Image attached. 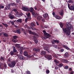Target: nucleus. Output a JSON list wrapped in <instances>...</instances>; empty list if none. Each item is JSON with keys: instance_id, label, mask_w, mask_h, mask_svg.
<instances>
[{"instance_id": "obj_1", "label": "nucleus", "mask_w": 74, "mask_h": 74, "mask_svg": "<svg viewBox=\"0 0 74 74\" xmlns=\"http://www.w3.org/2000/svg\"><path fill=\"white\" fill-rule=\"evenodd\" d=\"M66 26L67 27H63L62 28V30L64 33H66V35L69 36L70 35L71 29H73V28L72 27L73 25L70 23H66Z\"/></svg>"}, {"instance_id": "obj_2", "label": "nucleus", "mask_w": 74, "mask_h": 74, "mask_svg": "<svg viewBox=\"0 0 74 74\" xmlns=\"http://www.w3.org/2000/svg\"><path fill=\"white\" fill-rule=\"evenodd\" d=\"M7 68V64L5 63H0V69L3 70Z\"/></svg>"}, {"instance_id": "obj_3", "label": "nucleus", "mask_w": 74, "mask_h": 74, "mask_svg": "<svg viewBox=\"0 0 74 74\" xmlns=\"http://www.w3.org/2000/svg\"><path fill=\"white\" fill-rule=\"evenodd\" d=\"M15 61L12 62L11 63V64H9L8 65L10 67H14L15 66Z\"/></svg>"}, {"instance_id": "obj_4", "label": "nucleus", "mask_w": 74, "mask_h": 74, "mask_svg": "<svg viewBox=\"0 0 74 74\" xmlns=\"http://www.w3.org/2000/svg\"><path fill=\"white\" fill-rule=\"evenodd\" d=\"M68 7L69 9L70 10H74V5H68Z\"/></svg>"}, {"instance_id": "obj_5", "label": "nucleus", "mask_w": 74, "mask_h": 74, "mask_svg": "<svg viewBox=\"0 0 74 74\" xmlns=\"http://www.w3.org/2000/svg\"><path fill=\"white\" fill-rule=\"evenodd\" d=\"M15 16L18 17V18H20L21 16L23 15V13L21 12L20 13H19L18 12H17V13L15 14Z\"/></svg>"}, {"instance_id": "obj_6", "label": "nucleus", "mask_w": 74, "mask_h": 74, "mask_svg": "<svg viewBox=\"0 0 74 74\" xmlns=\"http://www.w3.org/2000/svg\"><path fill=\"white\" fill-rule=\"evenodd\" d=\"M45 58H47L49 60H52V56L51 55H46L45 56Z\"/></svg>"}, {"instance_id": "obj_7", "label": "nucleus", "mask_w": 74, "mask_h": 74, "mask_svg": "<svg viewBox=\"0 0 74 74\" xmlns=\"http://www.w3.org/2000/svg\"><path fill=\"white\" fill-rule=\"evenodd\" d=\"M10 6H11V4H9L7 5L5 8V10H10Z\"/></svg>"}, {"instance_id": "obj_8", "label": "nucleus", "mask_w": 74, "mask_h": 74, "mask_svg": "<svg viewBox=\"0 0 74 74\" xmlns=\"http://www.w3.org/2000/svg\"><path fill=\"white\" fill-rule=\"evenodd\" d=\"M22 10L25 11H29V8L26 7H23L22 8Z\"/></svg>"}, {"instance_id": "obj_9", "label": "nucleus", "mask_w": 74, "mask_h": 74, "mask_svg": "<svg viewBox=\"0 0 74 74\" xmlns=\"http://www.w3.org/2000/svg\"><path fill=\"white\" fill-rule=\"evenodd\" d=\"M18 58L21 60H23L25 59V57L22 55H19L18 56Z\"/></svg>"}, {"instance_id": "obj_10", "label": "nucleus", "mask_w": 74, "mask_h": 74, "mask_svg": "<svg viewBox=\"0 0 74 74\" xmlns=\"http://www.w3.org/2000/svg\"><path fill=\"white\" fill-rule=\"evenodd\" d=\"M24 27L25 29H32L33 28L31 27H29L27 25H25L24 26Z\"/></svg>"}, {"instance_id": "obj_11", "label": "nucleus", "mask_w": 74, "mask_h": 74, "mask_svg": "<svg viewBox=\"0 0 74 74\" xmlns=\"http://www.w3.org/2000/svg\"><path fill=\"white\" fill-rule=\"evenodd\" d=\"M34 42L36 44L38 43V41L37 40V37H36V36H34Z\"/></svg>"}, {"instance_id": "obj_12", "label": "nucleus", "mask_w": 74, "mask_h": 74, "mask_svg": "<svg viewBox=\"0 0 74 74\" xmlns=\"http://www.w3.org/2000/svg\"><path fill=\"white\" fill-rule=\"evenodd\" d=\"M62 47H64L65 49H67V50H69V51H71V49H70L69 47L66 46L65 45H64L62 46Z\"/></svg>"}, {"instance_id": "obj_13", "label": "nucleus", "mask_w": 74, "mask_h": 74, "mask_svg": "<svg viewBox=\"0 0 74 74\" xmlns=\"http://www.w3.org/2000/svg\"><path fill=\"white\" fill-rule=\"evenodd\" d=\"M33 11H34V9L32 7L30 8L29 9L28 11H30L31 13H32H32H34V12H33Z\"/></svg>"}, {"instance_id": "obj_14", "label": "nucleus", "mask_w": 74, "mask_h": 74, "mask_svg": "<svg viewBox=\"0 0 74 74\" xmlns=\"http://www.w3.org/2000/svg\"><path fill=\"white\" fill-rule=\"evenodd\" d=\"M61 62L62 63H68L69 61L66 59H63L61 60Z\"/></svg>"}, {"instance_id": "obj_15", "label": "nucleus", "mask_w": 74, "mask_h": 74, "mask_svg": "<svg viewBox=\"0 0 74 74\" xmlns=\"http://www.w3.org/2000/svg\"><path fill=\"white\" fill-rule=\"evenodd\" d=\"M32 15L34 17V18H37L38 15L37 14H35L34 12L32 13Z\"/></svg>"}, {"instance_id": "obj_16", "label": "nucleus", "mask_w": 74, "mask_h": 74, "mask_svg": "<svg viewBox=\"0 0 74 74\" xmlns=\"http://www.w3.org/2000/svg\"><path fill=\"white\" fill-rule=\"evenodd\" d=\"M60 15H61L62 16H63V15H64V12H63V10H61V11L59 12Z\"/></svg>"}, {"instance_id": "obj_17", "label": "nucleus", "mask_w": 74, "mask_h": 74, "mask_svg": "<svg viewBox=\"0 0 74 74\" xmlns=\"http://www.w3.org/2000/svg\"><path fill=\"white\" fill-rule=\"evenodd\" d=\"M41 55L42 56H44L46 55V51H42L41 52Z\"/></svg>"}, {"instance_id": "obj_18", "label": "nucleus", "mask_w": 74, "mask_h": 74, "mask_svg": "<svg viewBox=\"0 0 74 74\" xmlns=\"http://www.w3.org/2000/svg\"><path fill=\"white\" fill-rule=\"evenodd\" d=\"M10 55L11 56H14V55H15L16 54L15 53H14L13 51H12L10 52Z\"/></svg>"}, {"instance_id": "obj_19", "label": "nucleus", "mask_w": 74, "mask_h": 74, "mask_svg": "<svg viewBox=\"0 0 74 74\" xmlns=\"http://www.w3.org/2000/svg\"><path fill=\"white\" fill-rule=\"evenodd\" d=\"M44 35L47 37V38H48V37H51V35L47 33H44Z\"/></svg>"}, {"instance_id": "obj_20", "label": "nucleus", "mask_w": 74, "mask_h": 74, "mask_svg": "<svg viewBox=\"0 0 74 74\" xmlns=\"http://www.w3.org/2000/svg\"><path fill=\"white\" fill-rule=\"evenodd\" d=\"M20 50V52L21 54H22L23 53V47H20V49H19Z\"/></svg>"}, {"instance_id": "obj_21", "label": "nucleus", "mask_w": 74, "mask_h": 74, "mask_svg": "<svg viewBox=\"0 0 74 74\" xmlns=\"http://www.w3.org/2000/svg\"><path fill=\"white\" fill-rule=\"evenodd\" d=\"M15 46L17 48H18V49H20V48L22 47H20V45L19 44H16L15 45Z\"/></svg>"}, {"instance_id": "obj_22", "label": "nucleus", "mask_w": 74, "mask_h": 74, "mask_svg": "<svg viewBox=\"0 0 74 74\" xmlns=\"http://www.w3.org/2000/svg\"><path fill=\"white\" fill-rule=\"evenodd\" d=\"M16 33H17L18 34H21V31H20V29L19 28H17L16 29Z\"/></svg>"}, {"instance_id": "obj_23", "label": "nucleus", "mask_w": 74, "mask_h": 74, "mask_svg": "<svg viewBox=\"0 0 74 74\" xmlns=\"http://www.w3.org/2000/svg\"><path fill=\"white\" fill-rule=\"evenodd\" d=\"M42 19V17L41 16H38L37 17V19L38 21H40Z\"/></svg>"}, {"instance_id": "obj_24", "label": "nucleus", "mask_w": 74, "mask_h": 74, "mask_svg": "<svg viewBox=\"0 0 74 74\" xmlns=\"http://www.w3.org/2000/svg\"><path fill=\"white\" fill-rule=\"evenodd\" d=\"M33 51H35L36 52H39L40 51V49L37 48H34L33 49Z\"/></svg>"}, {"instance_id": "obj_25", "label": "nucleus", "mask_w": 74, "mask_h": 74, "mask_svg": "<svg viewBox=\"0 0 74 74\" xmlns=\"http://www.w3.org/2000/svg\"><path fill=\"white\" fill-rule=\"evenodd\" d=\"M48 16V14L47 13H45L43 15V16L45 19Z\"/></svg>"}, {"instance_id": "obj_26", "label": "nucleus", "mask_w": 74, "mask_h": 74, "mask_svg": "<svg viewBox=\"0 0 74 74\" xmlns=\"http://www.w3.org/2000/svg\"><path fill=\"white\" fill-rule=\"evenodd\" d=\"M23 54L24 55V56H28V53L26 51H24V52L23 53Z\"/></svg>"}, {"instance_id": "obj_27", "label": "nucleus", "mask_w": 74, "mask_h": 74, "mask_svg": "<svg viewBox=\"0 0 74 74\" xmlns=\"http://www.w3.org/2000/svg\"><path fill=\"white\" fill-rule=\"evenodd\" d=\"M12 48L13 49V51L15 53L17 52V50L15 49V47L13 46Z\"/></svg>"}, {"instance_id": "obj_28", "label": "nucleus", "mask_w": 74, "mask_h": 74, "mask_svg": "<svg viewBox=\"0 0 74 74\" xmlns=\"http://www.w3.org/2000/svg\"><path fill=\"white\" fill-rule=\"evenodd\" d=\"M10 16H9V18L10 19H14V16L11 15H10Z\"/></svg>"}, {"instance_id": "obj_29", "label": "nucleus", "mask_w": 74, "mask_h": 74, "mask_svg": "<svg viewBox=\"0 0 74 74\" xmlns=\"http://www.w3.org/2000/svg\"><path fill=\"white\" fill-rule=\"evenodd\" d=\"M54 17H55L57 19H61V17L59 16L58 15H56V16Z\"/></svg>"}, {"instance_id": "obj_30", "label": "nucleus", "mask_w": 74, "mask_h": 74, "mask_svg": "<svg viewBox=\"0 0 74 74\" xmlns=\"http://www.w3.org/2000/svg\"><path fill=\"white\" fill-rule=\"evenodd\" d=\"M69 53L67 52H66L64 54V57L67 58V57L69 56Z\"/></svg>"}, {"instance_id": "obj_31", "label": "nucleus", "mask_w": 74, "mask_h": 74, "mask_svg": "<svg viewBox=\"0 0 74 74\" xmlns=\"http://www.w3.org/2000/svg\"><path fill=\"white\" fill-rule=\"evenodd\" d=\"M5 57H3L2 56L1 57L0 60H3L4 61L5 60Z\"/></svg>"}, {"instance_id": "obj_32", "label": "nucleus", "mask_w": 74, "mask_h": 74, "mask_svg": "<svg viewBox=\"0 0 74 74\" xmlns=\"http://www.w3.org/2000/svg\"><path fill=\"white\" fill-rule=\"evenodd\" d=\"M2 24L3 25H4V26L5 27H8V25H7V24L2 23Z\"/></svg>"}, {"instance_id": "obj_33", "label": "nucleus", "mask_w": 74, "mask_h": 74, "mask_svg": "<svg viewBox=\"0 0 74 74\" xmlns=\"http://www.w3.org/2000/svg\"><path fill=\"white\" fill-rule=\"evenodd\" d=\"M10 4L11 5H12V6H16V4L15 3H11Z\"/></svg>"}, {"instance_id": "obj_34", "label": "nucleus", "mask_w": 74, "mask_h": 74, "mask_svg": "<svg viewBox=\"0 0 74 74\" xmlns=\"http://www.w3.org/2000/svg\"><path fill=\"white\" fill-rule=\"evenodd\" d=\"M12 41L13 42H14V43H16V42L17 41V40L16 39H12Z\"/></svg>"}, {"instance_id": "obj_35", "label": "nucleus", "mask_w": 74, "mask_h": 74, "mask_svg": "<svg viewBox=\"0 0 74 74\" xmlns=\"http://www.w3.org/2000/svg\"><path fill=\"white\" fill-rule=\"evenodd\" d=\"M60 25L61 27L62 28L63 27V24L62 22H60Z\"/></svg>"}, {"instance_id": "obj_36", "label": "nucleus", "mask_w": 74, "mask_h": 74, "mask_svg": "<svg viewBox=\"0 0 74 74\" xmlns=\"http://www.w3.org/2000/svg\"><path fill=\"white\" fill-rule=\"evenodd\" d=\"M22 20L21 19H19L17 20V22H19V23H21L22 22Z\"/></svg>"}, {"instance_id": "obj_37", "label": "nucleus", "mask_w": 74, "mask_h": 74, "mask_svg": "<svg viewBox=\"0 0 74 74\" xmlns=\"http://www.w3.org/2000/svg\"><path fill=\"white\" fill-rule=\"evenodd\" d=\"M69 3H74V1L72 0H69L68 1Z\"/></svg>"}, {"instance_id": "obj_38", "label": "nucleus", "mask_w": 74, "mask_h": 74, "mask_svg": "<svg viewBox=\"0 0 74 74\" xmlns=\"http://www.w3.org/2000/svg\"><path fill=\"white\" fill-rule=\"evenodd\" d=\"M63 66V64L62 63L58 65V66L59 67H62V66Z\"/></svg>"}, {"instance_id": "obj_39", "label": "nucleus", "mask_w": 74, "mask_h": 74, "mask_svg": "<svg viewBox=\"0 0 74 74\" xmlns=\"http://www.w3.org/2000/svg\"><path fill=\"white\" fill-rule=\"evenodd\" d=\"M4 8V6L2 5L1 4L0 5V10Z\"/></svg>"}, {"instance_id": "obj_40", "label": "nucleus", "mask_w": 74, "mask_h": 74, "mask_svg": "<svg viewBox=\"0 0 74 74\" xmlns=\"http://www.w3.org/2000/svg\"><path fill=\"white\" fill-rule=\"evenodd\" d=\"M55 43H57L58 44H59V42H60V41H59L58 40H55Z\"/></svg>"}, {"instance_id": "obj_41", "label": "nucleus", "mask_w": 74, "mask_h": 74, "mask_svg": "<svg viewBox=\"0 0 74 74\" xmlns=\"http://www.w3.org/2000/svg\"><path fill=\"white\" fill-rule=\"evenodd\" d=\"M31 25L32 27H34L35 26V23H31Z\"/></svg>"}, {"instance_id": "obj_42", "label": "nucleus", "mask_w": 74, "mask_h": 74, "mask_svg": "<svg viewBox=\"0 0 74 74\" xmlns=\"http://www.w3.org/2000/svg\"><path fill=\"white\" fill-rule=\"evenodd\" d=\"M51 43L52 44H55V39H53L51 41Z\"/></svg>"}, {"instance_id": "obj_43", "label": "nucleus", "mask_w": 74, "mask_h": 74, "mask_svg": "<svg viewBox=\"0 0 74 74\" xmlns=\"http://www.w3.org/2000/svg\"><path fill=\"white\" fill-rule=\"evenodd\" d=\"M3 35L5 37H8V35L7 34V33H4Z\"/></svg>"}, {"instance_id": "obj_44", "label": "nucleus", "mask_w": 74, "mask_h": 74, "mask_svg": "<svg viewBox=\"0 0 74 74\" xmlns=\"http://www.w3.org/2000/svg\"><path fill=\"white\" fill-rule=\"evenodd\" d=\"M12 11H13L15 12H17V13L18 12L17 11V10H16V9H13Z\"/></svg>"}, {"instance_id": "obj_45", "label": "nucleus", "mask_w": 74, "mask_h": 74, "mask_svg": "<svg viewBox=\"0 0 74 74\" xmlns=\"http://www.w3.org/2000/svg\"><path fill=\"white\" fill-rule=\"evenodd\" d=\"M54 62H55L56 63H59V61H58V60H54Z\"/></svg>"}, {"instance_id": "obj_46", "label": "nucleus", "mask_w": 74, "mask_h": 74, "mask_svg": "<svg viewBox=\"0 0 74 74\" xmlns=\"http://www.w3.org/2000/svg\"><path fill=\"white\" fill-rule=\"evenodd\" d=\"M50 72V71H49V70L48 69H47L46 70V73L47 74H49Z\"/></svg>"}, {"instance_id": "obj_47", "label": "nucleus", "mask_w": 74, "mask_h": 74, "mask_svg": "<svg viewBox=\"0 0 74 74\" xmlns=\"http://www.w3.org/2000/svg\"><path fill=\"white\" fill-rule=\"evenodd\" d=\"M52 14L53 15L54 17L56 16V15L55 14V12H53Z\"/></svg>"}, {"instance_id": "obj_48", "label": "nucleus", "mask_w": 74, "mask_h": 74, "mask_svg": "<svg viewBox=\"0 0 74 74\" xmlns=\"http://www.w3.org/2000/svg\"><path fill=\"white\" fill-rule=\"evenodd\" d=\"M26 73L27 74H30V72L29 71H27L26 72Z\"/></svg>"}, {"instance_id": "obj_49", "label": "nucleus", "mask_w": 74, "mask_h": 74, "mask_svg": "<svg viewBox=\"0 0 74 74\" xmlns=\"http://www.w3.org/2000/svg\"><path fill=\"white\" fill-rule=\"evenodd\" d=\"M13 39H16V38H17V36H13Z\"/></svg>"}, {"instance_id": "obj_50", "label": "nucleus", "mask_w": 74, "mask_h": 74, "mask_svg": "<svg viewBox=\"0 0 74 74\" xmlns=\"http://www.w3.org/2000/svg\"><path fill=\"white\" fill-rule=\"evenodd\" d=\"M43 22H45V19L44 18H42L41 20Z\"/></svg>"}, {"instance_id": "obj_51", "label": "nucleus", "mask_w": 74, "mask_h": 74, "mask_svg": "<svg viewBox=\"0 0 74 74\" xmlns=\"http://www.w3.org/2000/svg\"><path fill=\"white\" fill-rule=\"evenodd\" d=\"M44 27H45V28H46V29H47V28H48V27H49H49H48V25H45L44 26Z\"/></svg>"}, {"instance_id": "obj_52", "label": "nucleus", "mask_w": 74, "mask_h": 74, "mask_svg": "<svg viewBox=\"0 0 74 74\" xmlns=\"http://www.w3.org/2000/svg\"><path fill=\"white\" fill-rule=\"evenodd\" d=\"M27 19H28V21H30V20H31V19H32L30 17H29L27 18Z\"/></svg>"}, {"instance_id": "obj_53", "label": "nucleus", "mask_w": 74, "mask_h": 74, "mask_svg": "<svg viewBox=\"0 0 74 74\" xmlns=\"http://www.w3.org/2000/svg\"><path fill=\"white\" fill-rule=\"evenodd\" d=\"M68 67H69V66H66L64 67V68L65 69H68Z\"/></svg>"}, {"instance_id": "obj_54", "label": "nucleus", "mask_w": 74, "mask_h": 74, "mask_svg": "<svg viewBox=\"0 0 74 74\" xmlns=\"http://www.w3.org/2000/svg\"><path fill=\"white\" fill-rule=\"evenodd\" d=\"M21 31H22V32H24L25 31V30H24V29L22 28H21L20 29Z\"/></svg>"}, {"instance_id": "obj_55", "label": "nucleus", "mask_w": 74, "mask_h": 74, "mask_svg": "<svg viewBox=\"0 0 74 74\" xmlns=\"http://www.w3.org/2000/svg\"><path fill=\"white\" fill-rule=\"evenodd\" d=\"M42 40H45V36H42Z\"/></svg>"}, {"instance_id": "obj_56", "label": "nucleus", "mask_w": 74, "mask_h": 74, "mask_svg": "<svg viewBox=\"0 0 74 74\" xmlns=\"http://www.w3.org/2000/svg\"><path fill=\"white\" fill-rule=\"evenodd\" d=\"M69 71H73V69H72V68H70L69 69Z\"/></svg>"}, {"instance_id": "obj_57", "label": "nucleus", "mask_w": 74, "mask_h": 74, "mask_svg": "<svg viewBox=\"0 0 74 74\" xmlns=\"http://www.w3.org/2000/svg\"><path fill=\"white\" fill-rule=\"evenodd\" d=\"M33 34H34V35H35V36H36L37 35V33H35V32H33L32 33Z\"/></svg>"}, {"instance_id": "obj_58", "label": "nucleus", "mask_w": 74, "mask_h": 74, "mask_svg": "<svg viewBox=\"0 0 74 74\" xmlns=\"http://www.w3.org/2000/svg\"><path fill=\"white\" fill-rule=\"evenodd\" d=\"M27 21H28L27 18L25 19V22L27 23Z\"/></svg>"}, {"instance_id": "obj_59", "label": "nucleus", "mask_w": 74, "mask_h": 74, "mask_svg": "<svg viewBox=\"0 0 74 74\" xmlns=\"http://www.w3.org/2000/svg\"><path fill=\"white\" fill-rule=\"evenodd\" d=\"M74 71H71V72L70 73V74H74Z\"/></svg>"}, {"instance_id": "obj_60", "label": "nucleus", "mask_w": 74, "mask_h": 74, "mask_svg": "<svg viewBox=\"0 0 74 74\" xmlns=\"http://www.w3.org/2000/svg\"><path fill=\"white\" fill-rule=\"evenodd\" d=\"M55 69H56V70H58V67L56 66L55 68Z\"/></svg>"}, {"instance_id": "obj_61", "label": "nucleus", "mask_w": 74, "mask_h": 74, "mask_svg": "<svg viewBox=\"0 0 74 74\" xmlns=\"http://www.w3.org/2000/svg\"><path fill=\"white\" fill-rule=\"evenodd\" d=\"M11 23L12 24V25H14V23L12 21V22H11Z\"/></svg>"}, {"instance_id": "obj_62", "label": "nucleus", "mask_w": 74, "mask_h": 74, "mask_svg": "<svg viewBox=\"0 0 74 74\" xmlns=\"http://www.w3.org/2000/svg\"><path fill=\"white\" fill-rule=\"evenodd\" d=\"M20 2V0H17L16 1V3H19V2Z\"/></svg>"}, {"instance_id": "obj_63", "label": "nucleus", "mask_w": 74, "mask_h": 74, "mask_svg": "<svg viewBox=\"0 0 74 74\" xmlns=\"http://www.w3.org/2000/svg\"><path fill=\"white\" fill-rule=\"evenodd\" d=\"M43 33H47V32H46V31H45V30H43Z\"/></svg>"}, {"instance_id": "obj_64", "label": "nucleus", "mask_w": 74, "mask_h": 74, "mask_svg": "<svg viewBox=\"0 0 74 74\" xmlns=\"http://www.w3.org/2000/svg\"><path fill=\"white\" fill-rule=\"evenodd\" d=\"M12 73H14V70L12 69L11 70Z\"/></svg>"}]
</instances>
